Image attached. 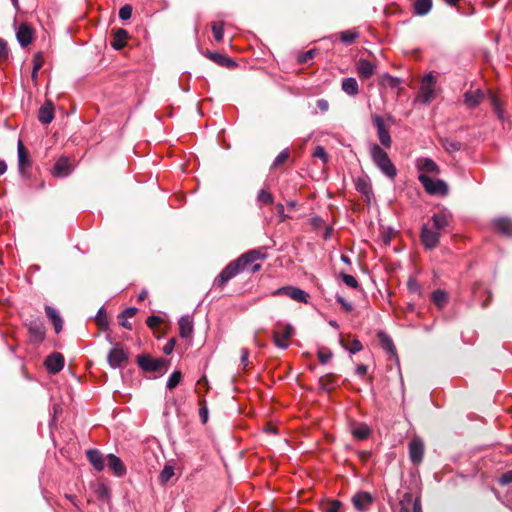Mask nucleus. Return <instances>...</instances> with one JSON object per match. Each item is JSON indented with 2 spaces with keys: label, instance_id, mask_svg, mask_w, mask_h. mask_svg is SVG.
Here are the masks:
<instances>
[{
  "label": "nucleus",
  "instance_id": "1",
  "mask_svg": "<svg viewBox=\"0 0 512 512\" xmlns=\"http://www.w3.org/2000/svg\"><path fill=\"white\" fill-rule=\"evenodd\" d=\"M369 151L375 166L390 180H394L397 176V169L386 151L375 143L370 145Z\"/></svg>",
  "mask_w": 512,
  "mask_h": 512
},
{
  "label": "nucleus",
  "instance_id": "2",
  "mask_svg": "<svg viewBox=\"0 0 512 512\" xmlns=\"http://www.w3.org/2000/svg\"><path fill=\"white\" fill-rule=\"evenodd\" d=\"M418 180L430 195H446L448 193V186L441 179H432L428 175L420 174Z\"/></svg>",
  "mask_w": 512,
  "mask_h": 512
},
{
  "label": "nucleus",
  "instance_id": "3",
  "mask_svg": "<svg viewBox=\"0 0 512 512\" xmlns=\"http://www.w3.org/2000/svg\"><path fill=\"white\" fill-rule=\"evenodd\" d=\"M244 269L238 259L231 261L214 280V286L223 288L232 278Z\"/></svg>",
  "mask_w": 512,
  "mask_h": 512
},
{
  "label": "nucleus",
  "instance_id": "4",
  "mask_svg": "<svg viewBox=\"0 0 512 512\" xmlns=\"http://www.w3.org/2000/svg\"><path fill=\"white\" fill-rule=\"evenodd\" d=\"M294 335V328L290 324H278L273 332L274 344L281 349H287L289 340Z\"/></svg>",
  "mask_w": 512,
  "mask_h": 512
},
{
  "label": "nucleus",
  "instance_id": "5",
  "mask_svg": "<svg viewBox=\"0 0 512 512\" xmlns=\"http://www.w3.org/2000/svg\"><path fill=\"white\" fill-rule=\"evenodd\" d=\"M272 295L273 296L286 295L294 301H297L299 303H305V304L308 303V300L310 297L306 291H304L298 287H294V286L280 287L277 290L273 291Z\"/></svg>",
  "mask_w": 512,
  "mask_h": 512
},
{
  "label": "nucleus",
  "instance_id": "6",
  "mask_svg": "<svg viewBox=\"0 0 512 512\" xmlns=\"http://www.w3.org/2000/svg\"><path fill=\"white\" fill-rule=\"evenodd\" d=\"M107 361L111 368H122L128 362V352L116 344L108 353Z\"/></svg>",
  "mask_w": 512,
  "mask_h": 512
},
{
  "label": "nucleus",
  "instance_id": "7",
  "mask_svg": "<svg viewBox=\"0 0 512 512\" xmlns=\"http://www.w3.org/2000/svg\"><path fill=\"white\" fill-rule=\"evenodd\" d=\"M435 77L432 73H428L425 75V77L422 79L420 92H419V99L425 103L428 104L432 101L435 95Z\"/></svg>",
  "mask_w": 512,
  "mask_h": 512
},
{
  "label": "nucleus",
  "instance_id": "8",
  "mask_svg": "<svg viewBox=\"0 0 512 512\" xmlns=\"http://www.w3.org/2000/svg\"><path fill=\"white\" fill-rule=\"evenodd\" d=\"M372 120L376 127L377 136H378L380 143L384 147L390 148L391 144H392V139H391L388 129L385 126V122H384L383 118L379 115H374L372 117Z\"/></svg>",
  "mask_w": 512,
  "mask_h": 512
},
{
  "label": "nucleus",
  "instance_id": "9",
  "mask_svg": "<svg viewBox=\"0 0 512 512\" xmlns=\"http://www.w3.org/2000/svg\"><path fill=\"white\" fill-rule=\"evenodd\" d=\"M409 457L414 464H420L424 455V443L421 438L414 437L408 445Z\"/></svg>",
  "mask_w": 512,
  "mask_h": 512
},
{
  "label": "nucleus",
  "instance_id": "10",
  "mask_svg": "<svg viewBox=\"0 0 512 512\" xmlns=\"http://www.w3.org/2000/svg\"><path fill=\"white\" fill-rule=\"evenodd\" d=\"M16 38L21 47H27L34 39V30L28 23H21L16 29Z\"/></svg>",
  "mask_w": 512,
  "mask_h": 512
},
{
  "label": "nucleus",
  "instance_id": "11",
  "mask_svg": "<svg viewBox=\"0 0 512 512\" xmlns=\"http://www.w3.org/2000/svg\"><path fill=\"white\" fill-rule=\"evenodd\" d=\"M137 364L144 371L158 372L161 370L164 360L154 359L148 355H139L137 356Z\"/></svg>",
  "mask_w": 512,
  "mask_h": 512
},
{
  "label": "nucleus",
  "instance_id": "12",
  "mask_svg": "<svg viewBox=\"0 0 512 512\" xmlns=\"http://www.w3.org/2000/svg\"><path fill=\"white\" fill-rule=\"evenodd\" d=\"M399 512H422L420 498H414L411 493H405L400 501Z\"/></svg>",
  "mask_w": 512,
  "mask_h": 512
},
{
  "label": "nucleus",
  "instance_id": "13",
  "mask_svg": "<svg viewBox=\"0 0 512 512\" xmlns=\"http://www.w3.org/2000/svg\"><path fill=\"white\" fill-rule=\"evenodd\" d=\"M439 232L434 231L431 228L427 227L426 225H423L421 228V241L423 245L431 250L437 247L439 244Z\"/></svg>",
  "mask_w": 512,
  "mask_h": 512
},
{
  "label": "nucleus",
  "instance_id": "14",
  "mask_svg": "<svg viewBox=\"0 0 512 512\" xmlns=\"http://www.w3.org/2000/svg\"><path fill=\"white\" fill-rule=\"evenodd\" d=\"M44 364L49 373L56 374L64 367V357L61 353L54 352L46 358Z\"/></svg>",
  "mask_w": 512,
  "mask_h": 512
},
{
  "label": "nucleus",
  "instance_id": "15",
  "mask_svg": "<svg viewBox=\"0 0 512 512\" xmlns=\"http://www.w3.org/2000/svg\"><path fill=\"white\" fill-rule=\"evenodd\" d=\"M30 337L35 342H42L45 338V327L40 319L31 320L28 324Z\"/></svg>",
  "mask_w": 512,
  "mask_h": 512
},
{
  "label": "nucleus",
  "instance_id": "16",
  "mask_svg": "<svg viewBox=\"0 0 512 512\" xmlns=\"http://www.w3.org/2000/svg\"><path fill=\"white\" fill-rule=\"evenodd\" d=\"M266 258V253L262 252L260 249L249 250L248 252L242 254L238 257V262H240L243 269H245L249 264L257 261L264 260Z\"/></svg>",
  "mask_w": 512,
  "mask_h": 512
},
{
  "label": "nucleus",
  "instance_id": "17",
  "mask_svg": "<svg viewBox=\"0 0 512 512\" xmlns=\"http://www.w3.org/2000/svg\"><path fill=\"white\" fill-rule=\"evenodd\" d=\"M492 226L497 233L507 237H512V220L510 218H496L493 220Z\"/></svg>",
  "mask_w": 512,
  "mask_h": 512
},
{
  "label": "nucleus",
  "instance_id": "18",
  "mask_svg": "<svg viewBox=\"0 0 512 512\" xmlns=\"http://www.w3.org/2000/svg\"><path fill=\"white\" fill-rule=\"evenodd\" d=\"M416 167L421 174H439L440 169L438 165L430 158H418L416 160Z\"/></svg>",
  "mask_w": 512,
  "mask_h": 512
},
{
  "label": "nucleus",
  "instance_id": "19",
  "mask_svg": "<svg viewBox=\"0 0 512 512\" xmlns=\"http://www.w3.org/2000/svg\"><path fill=\"white\" fill-rule=\"evenodd\" d=\"M107 466L117 477H123L126 474V467L122 460L114 454H108Z\"/></svg>",
  "mask_w": 512,
  "mask_h": 512
},
{
  "label": "nucleus",
  "instance_id": "20",
  "mask_svg": "<svg viewBox=\"0 0 512 512\" xmlns=\"http://www.w3.org/2000/svg\"><path fill=\"white\" fill-rule=\"evenodd\" d=\"M18 169L22 175L26 174L28 168L31 167L29 154L21 141L18 142Z\"/></svg>",
  "mask_w": 512,
  "mask_h": 512
},
{
  "label": "nucleus",
  "instance_id": "21",
  "mask_svg": "<svg viewBox=\"0 0 512 512\" xmlns=\"http://www.w3.org/2000/svg\"><path fill=\"white\" fill-rule=\"evenodd\" d=\"M376 66L369 60L360 59L356 63L357 74L362 79H369L375 73Z\"/></svg>",
  "mask_w": 512,
  "mask_h": 512
},
{
  "label": "nucleus",
  "instance_id": "22",
  "mask_svg": "<svg viewBox=\"0 0 512 512\" xmlns=\"http://www.w3.org/2000/svg\"><path fill=\"white\" fill-rule=\"evenodd\" d=\"M352 502L358 511L364 512L372 504V496L367 492H359L353 496Z\"/></svg>",
  "mask_w": 512,
  "mask_h": 512
},
{
  "label": "nucleus",
  "instance_id": "23",
  "mask_svg": "<svg viewBox=\"0 0 512 512\" xmlns=\"http://www.w3.org/2000/svg\"><path fill=\"white\" fill-rule=\"evenodd\" d=\"M483 99H484V93L480 89L469 90V91L465 92V94H464V104L468 108L477 107L478 105H480V103L483 101Z\"/></svg>",
  "mask_w": 512,
  "mask_h": 512
},
{
  "label": "nucleus",
  "instance_id": "24",
  "mask_svg": "<svg viewBox=\"0 0 512 512\" xmlns=\"http://www.w3.org/2000/svg\"><path fill=\"white\" fill-rule=\"evenodd\" d=\"M71 164L65 157L59 158L52 170V174L55 177H66L71 173Z\"/></svg>",
  "mask_w": 512,
  "mask_h": 512
},
{
  "label": "nucleus",
  "instance_id": "25",
  "mask_svg": "<svg viewBox=\"0 0 512 512\" xmlns=\"http://www.w3.org/2000/svg\"><path fill=\"white\" fill-rule=\"evenodd\" d=\"M54 119V106L51 101L45 102L39 109L38 120L42 124H49Z\"/></svg>",
  "mask_w": 512,
  "mask_h": 512
},
{
  "label": "nucleus",
  "instance_id": "26",
  "mask_svg": "<svg viewBox=\"0 0 512 512\" xmlns=\"http://www.w3.org/2000/svg\"><path fill=\"white\" fill-rule=\"evenodd\" d=\"M86 456L91 465L97 470L102 471L105 467L103 454L97 449H89L86 451Z\"/></svg>",
  "mask_w": 512,
  "mask_h": 512
},
{
  "label": "nucleus",
  "instance_id": "27",
  "mask_svg": "<svg viewBox=\"0 0 512 512\" xmlns=\"http://www.w3.org/2000/svg\"><path fill=\"white\" fill-rule=\"evenodd\" d=\"M179 335L182 338H188L193 333V320L190 316L184 315L182 316L179 321Z\"/></svg>",
  "mask_w": 512,
  "mask_h": 512
},
{
  "label": "nucleus",
  "instance_id": "28",
  "mask_svg": "<svg viewBox=\"0 0 512 512\" xmlns=\"http://www.w3.org/2000/svg\"><path fill=\"white\" fill-rule=\"evenodd\" d=\"M451 215L445 211H439L432 216L433 225L437 231L449 226Z\"/></svg>",
  "mask_w": 512,
  "mask_h": 512
},
{
  "label": "nucleus",
  "instance_id": "29",
  "mask_svg": "<svg viewBox=\"0 0 512 512\" xmlns=\"http://www.w3.org/2000/svg\"><path fill=\"white\" fill-rule=\"evenodd\" d=\"M432 6V0H415L413 2V14L417 16H425L431 11Z\"/></svg>",
  "mask_w": 512,
  "mask_h": 512
},
{
  "label": "nucleus",
  "instance_id": "30",
  "mask_svg": "<svg viewBox=\"0 0 512 512\" xmlns=\"http://www.w3.org/2000/svg\"><path fill=\"white\" fill-rule=\"evenodd\" d=\"M377 337L379 339L381 347L389 354L396 356V348L394 346L393 340L391 337L386 334L384 331H379L377 333Z\"/></svg>",
  "mask_w": 512,
  "mask_h": 512
},
{
  "label": "nucleus",
  "instance_id": "31",
  "mask_svg": "<svg viewBox=\"0 0 512 512\" xmlns=\"http://www.w3.org/2000/svg\"><path fill=\"white\" fill-rule=\"evenodd\" d=\"M127 38H128V32L125 29L119 28L113 34V40L111 41V46L115 50H121L126 45Z\"/></svg>",
  "mask_w": 512,
  "mask_h": 512
},
{
  "label": "nucleus",
  "instance_id": "32",
  "mask_svg": "<svg viewBox=\"0 0 512 512\" xmlns=\"http://www.w3.org/2000/svg\"><path fill=\"white\" fill-rule=\"evenodd\" d=\"M45 311H46L47 317L52 321V323L54 325L55 332L58 334L62 330V326H63L62 318L60 317L58 311L51 306H46Z\"/></svg>",
  "mask_w": 512,
  "mask_h": 512
},
{
  "label": "nucleus",
  "instance_id": "33",
  "mask_svg": "<svg viewBox=\"0 0 512 512\" xmlns=\"http://www.w3.org/2000/svg\"><path fill=\"white\" fill-rule=\"evenodd\" d=\"M207 57L222 67L232 68L236 66V63L232 59L221 53L210 52L207 54Z\"/></svg>",
  "mask_w": 512,
  "mask_h": 512
},
{
  "label": "nucleus",
  "instance_id": "34",
  "mask_svg": "<svg viewBox=\"0 0 512 512\" xmlns=\"http://www.w3.org/2000/svg\"><path fill=\"white\" fill-rule=\"evenodd\" d=\"M341 88L346 94L350 96H355L359 93L358 82L353 77L344 78L342 80Z\"/></svg>",
  "mask_w": 512,
  "mask_h": 512
},
{
  "label": "nucleus",
  "instance_id": "35",
  "mask_svg": "<svg viewBox=\"0 0 512 512\" xmlns=\"http://www.w3.org/2000/svg\"><path fill=\"white\" fill-rule=\"evenodd\" d=\"M431 300L439 309H443L447 303L448 294L445 290L437 289L432 292Z\"/></svg>",
  "mask_w": 512,
  "mask_h": 512
},
{
  "label": "nucleus",
  "instance_id": "36",
  "mask_svg": "<svg viewBox=\"0 0 512 512\" xmlns=\"http://www.w3.org/2000/svg\"><path fill=\"white\" fill-rule=\"evenodd\" d=\"M370 433H371L370 428L368 427V425H366L364 423L357 425L352 430V435L354 436V438H356L358 440L367 439L369 437Z\"/></svg>",
  "mask_w": 512,
  "mask_h": 512
},
{
  "label": "nucleus",
  "instance_id": "37",
  "mask_svg": "<svg viewBox=\"0 0 512 512\" xmlns=\"http://www.w3.org/2000/svg\"><path fill=\"white\" fill-rule=\"evenodd\" d=\"M44 64V60L40 53H37L33 58V69L31 73V78L33 82L36 84L38 80V71L42 68Z\"/></svg>",
  "mask_w": 512,
  "mask_h": 512
},
{
  "label": "nucleus",
  "instance_id": "38",
  "mask_svg": "<svg viewBox=\"0 0 512 512\" xmlns=\"http://www.w3.org/2000/svg\"><path fill=\"white\" fill-rule=\"evenodd\" d=\"M319 385L323 390L330 391L336 386V381L332 374H326L319 378Z\"/></svg>",
  "mask_w": 512,
  "mask_h": 512
},
{
  "label": "nucleus",
  "instance_id": "39",
  "mask_svg": "<svg viewBox=\"0 0 512 512\" xmlns=\"http://www.w3.org/2000/svg\"><path fill=\"white\" fill-rule=\"evenodd\" d=\"M173 476L174 467L171 465H165L162 471L160 472L158 479L160 484L165 485Z\"/></svg>",
  "mask_w": 512,
  "mask_h": 512
},
{
  "label": "nucleus",
  "instance_id": "40",
  "mask_svg": "<svg viewBox=\"0 0 512 512\" xmlns=\"http://www.w3.org/2000/svg\"><path fill=\"white\" fill-rule=\"evenodd\" d=\"M274 201V197L273 195L264 190V189H261L259 192H258V195H257V202L260 204V205H268V204H272Z\"/></svg>",
  "mask_w": 512,
  "mask_h": 512
},
{
  "label": "nucleus",
  "instance_id": "41",
  "mask_svg": "<svg viewBox=\"0 0 512 512\" xmlns=\"http://www.w3.org/2000/svg\"><path fill=\"white\" fill-rule=\"evenodd\" d=\"M359 37L355 30H346L341 32L340 39L345 44H352Z\"/></svg>",
  "mask_w": 512,
  "mask_h": 512
},
{
  "label": "nucleus",
  "instance_id": "42",
  "mask_svg": "<svg viewBox=\"0 0 512 512\" xmlns=\"http://www.w3.org/2000/svg\"><path fill=\"white\" fill-rule=\"evenodd\" d=\"M212 32L214 38L217 42H221L224 36V23L223 22H214L212 24Z\"/></svg>",
  "mask_w": 512,
  "mask_h": 512
},
{
  "label": "nucleus",
  "instance_id": "43",
  "mask_svg": "<svg viewBox=\"0 0 512 512\" xmlns=\"http://www.w3.org/2000/svg\"><path fill=\"white\" fill-rule=\"evenodd\" d=\"M343 504L339 500H332L325 504L323 512H342Z\"/></svg>",
  "mask_w": 512,
  "mask_h": 512
},
{
  "label": "nucleus",
  "instance_id": "44",
  "mask_svg": "<svg viewBox=\"0 0 512 512\" xmlns=\"http://www.w3.org/2000/svg\"><path fill=\"white\" fill-rule=\"evenodd\" d=\"M181 378H182V374L180 371L176 370L174 371L170 377L168 378V381H167V388L169 390H172L174 389L175 387H177V385L180 383L181 381Z\"/></svg>",
  "mask_w": 512,
  "mask_h": 512
},
{
  "label": "nucleus",
  "instance_id": "45",
  "mask_svg": "<svg viewBox=\"0 0 512 512\" xmlns=\"http://www.w3.org/2000/svg\"><path fill=\"white\" fill-rule=\"evenodd\" d=\"M312 155L313 157L320 159L323 164H326L329 161V156L323 146H316Z\"/></svg>",
  "mask_w": 512,
  "mask_h": 512
},
{
  "label": "nucleus",
  "instance_id": "46",
  "mask_svg": "<svg viewBox=\"0 0 512 512\" xmlns=\"http://www.w3.org/2000/svg\"><path fill=\"white\" fill-rule=\"evenodd\" d=\"M356 189L364 195H368L371 192V187L366 179L358 178L356 181Z\"/></svg>",
  "mask_w": 512,
  "mask_h": 512
},
{
  "label": "nucleus",
  "instance_id": "47",
  "mask_svg": "<svg viewBox=\"0 0 512 512\" xmlns=\"http://www.w3.org/2000/svg\"><path fill=\"white\" fill-rule=\"evenodd\" d=\"M316 54H317V50L316 49H310V50H308L306 52H303V53L299 54L298 58H297V61L300 64H305L309 60H312L315 57Z\"/></svg>",
  "mask_w": 512,
  "mask_h": 512
},
{
  "label": "nucleus",
  "instance_id": "48",
  "mask_svg": "<svg viewBox=\"0 0 512 512\" xmlns=\"http://www.w3.org/2000/svg\"><path fill=\"white\" fill-rule=\"evenodd\" d=\"M289 150L286 148L284 150H282L278 155L277 157L274 159L273 163H272V166L271 168L272 169H275L277 168L280 164L284 163L288 158H289Z\"/></svg>",
  "mask_w": 512,
  "mask_h": 512
},
{
  "label": "nucleus",
  "instance_id": "49",
  "mask_svg": "<svg viewBox=\"0 0 512 512\" xmlns=\"http://www.w3.org/2000/svg\"><path fill=\"white\" fill-rule=\"evenodd\" d=\"M96 321H97V324L99 325L100 329L101 330H106L108 329V321H107V318H106V315L104 313V309L103 308H100L97 315H96Z\"/></svg>",
  "mask_w": 512,
  "mask_h": 512
},
{
  "label": "nucleus",
  "instance_id": "50",
  "mask_svg": "<svg viewBox=\"0 0 512 512\" xmlns=\"http://www.w3.org/2000/svg\"><path fill=\"white\" fill-rule=\"evenodd\" d=\"M318 359L321 364H326L333 357V353L329 349H320L318 350Z\"/></svg>",
  "mask_w": 512,
  "mask_h": 512
},
{
  "label": "nucleus",
  "instance_id": "51",
  "mask_svg": "<svg viewBox=\"0 0 512 512\" xmlns=\"http://www.w3.org/2000/svg\"><path fill=\"white\" fill-rule=\"evenodd\" d=\"M340 276H341L343 282L347 286H349L351 288H354V289L358 288L359 283H358L357 279L354 276L349 275V274H345V273H341Z\"/></svg>",
  "mask_w": 512,
  "mask_h": 512
},
{
  "label": "nucleus",
  "instance_id": "52",
  "mask_svg": "<svg viewBox=\"0 0 512 512\" xmlns=\"http://www.w3.org/2000/svg\"><path fill=\"white\" fill-rule=\"evenodd\" d=\"M132 6L129 5V4H125L123 5L120 9H119V18L123 21L125 20H128L131 18L132 16Z\"/></svg>",
  "mask_w": 512,
  "mask_h": 512
},
{
  "label": "nucleus",
  "instance_id": "53",
  "mask_svg": "<svg viewBox=\"0 0 512 512\" xmlns=\"http://www.w3.org/2000/svg\"><path fill=\"white\" fill-rule=\"evenodd\" d=\"M9 48L5 40L0 38V64L8 60Z\"/></svg>",
  "mask_w": 512,
  "mask_h": 512
},
{
  "label": "nucleus",
  "instance_id": "54",
  "mask_svg": "<svg viewBox=\"0 0 512 512\" xmlns=\"http://www.w3.org/2000/svg\"><path fill=\"white\" fill-rule=\"evenodd\" d=\"M363 348L362 343L358 339H353L348 347V350L351 354H355L361 351Z\"/></svg>",
  "mask_w": 512,
  "mask_h": 512
},
{
  "label": "nucleus",
  "instance_id": "55",
  "mask_svg": "<svg viewBox=\"0 0 512 512\" xmlns=\"http://www.w3.org/2000/svg\"><path fill=\"white\" fill-rule=\"evenodd\" d=\"M444 147L447 151H459L461 149V144L458 141H446Z\"/></svg>",
  "mask_w": 512,
  "mask_h": 512
},
{
  "label": "nucleus",
  "instance_id": "56",
  "mask_svg": "<svg viewBox=\"0 0 512 512\" xmlns=\"http://www.w3.org/2000/svg\"><path fill=\"white\" fill-rule=\"evenodd\" d=\"M336 301L341 304L343 310H345L346 312H350L352 311L353 309V306L350 302L346 301L342 296L340 295H337L336 296Z\"/></svg>",
  "mask_w": 512,
  "mask_h": 512
},
{
  "label": "nucleus",
  "instance_id": "57",
  "mask_svg": "<svg viewBox=\"0 0 512 512\" xmlns=\"http://www.w3.org/2000/svg\"><path fill=\"white\" fill-rule=\"evenodd\" d=\"M276 210L279 216V222H285L289 216L285 213L284 205L281 203H278L276 205Z\"/></svg>",
  "mask_w": 512,
  "mask_h": 512
},
{
  "label": "nucleus",
  "instance_id": "58",
  "mask_svg": "<svg viewBox=\"0 0 512 512\" xmlns=\"http://www.w3.org/2000/svg\"><path fill=\"white\" fill-rule=\"evenodd\" d=\"M161 322V318L159 316H149L147 319H146V324L149 328H155L157 327Z\"/></svg>",
  "mask_w": 512,
  "mask_h": 512
},
{
  "label": "nucleus",
  "instance_id": "59",
  "mask_svg": "<svg viewBox=\"0 0 512 512\" xmlns=\"http://www.w3.org/2000/svg\"><path fill=\"white\" fill-rule=\"evenodd\" d=\"M408 289L411 293L421 294V289L418 282L415 279H409L408 281Z\"/></svg>",
  "mask_w": 512,
  "mask_h": 512
},
{
  "label": "nucleus",
  "instance_id": "60",
  "mask_svg": "<svg viewBox=\"0 0 512 512\" xmlns=\"http://www.w3.org/2000/svg\"><path fill=\"white\" fill-rule=\"evenodd\" d=\"M248 358H249L248 349L242 348L240 362H241V365L243 366V368H246L248 366V364H249Z\"/></svg>",
  "mask_w": 512,
  "mask_h": 512
},
{
  "label": "nucleus",
  "instance_id": "61",
  "mask_svg": "<svg viewBox=\"0 0 512 512\" xmlns=\"http://www.w3.org/2000/svg\"><path fill=\"white\" fill-rule=\"evenodd\" d=\"M176 340L175 338H171L163 347V352L166 355H169L173 352L174 346H175Z\"/></svg>",
  "mask_w": 512,
  "mask_h": 512
},
{
  "label": "nucleus",
  "instance_id": "62",
  "mask_svg": "<svg viewBox=\"0 0 512 512\" xmlns=\"http://www.w3.org/2000/svg\"><path fill=\"white\" fill-rule=\"evenodd\" d=\"M499 483L501 485H507L509 483H512V471H508L506 473H504L500 479H499Z\"/></svg>",
  "mask_w": 512,
  "mask_h": 512
},
{
  "label": "nucleus",
  "instance_id": "63",
  "mask_svg": "<svg viewBox=\"0 0 512 512\" xmlns=\"http://www.w3.org/2000/svg\"><path fill=\"white\" fill-rule=\"evenodd\" d=\"M316 105L322 113L327 112L329 109V103L325 99H318Z\"/></svg>",
  "mask_w": 512,
  "mask_h": 512
},
{
  "label": "nucleus",
  "instance_id": "64",
  "mask_svg": "<svg viewBox=\"0 0 512 512\" xmlns=\"http://www.w3.org/2000/svg\"><path fill=\"white\" fill-rule=\"evenodd\" d=\"M136 312L137 308L130 307L125 309L119 316L122 318H132L133 316H135Z\"/></svg>",
  "mask_w": 512,
  "mask_h": 512
}]
</instances>
